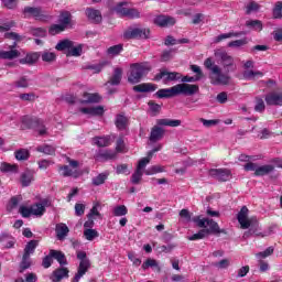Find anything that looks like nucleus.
<instances>
[{
  "instance_id": "58",
  "label": "nucleus",
  "mask_w": 282,
  "mask_h": 282,
  "mask_svg": "<svg viewBox=\"0 0 282 282\" xmlns=\"http://www.w3.org/2000/svg\"><path fill=\"white\" fill-rule=\"evenodd\" d=\"M80 54H83V47L74 46V44L67 52V56H80Z\"/></svg>"
},
{
  "instance_id": "36",
  "label": "nucleus",
  "mask_w": 282,
  "mask_h": 282,
  "mask_svg": "<svg viewBox=\"0 0 282 282\" xmlns=\"http://www.w3.org/2000/svg\"><path fill=\"white\" fill-rule=\"evenodd\" d=\"M37 247H39V240H30L24 248L23 254L31 257V254H34V251L36 250Z\"/></svg>"
},
{
  "instance_id": "21",
  "label": "nucleus",
  "mask_w": 282,
  "mask_h": 282,
  "mask_svg": "<svg viewBox=\"0 0 282 282\" xmlns=\"http://www.w3.org/2000/svg\"><path fill=\"white\" fill-rule=\"evenodd\" d=\"M101 97L98 94L84 93L83 99L80 100L82 105H91L95 102H100Z\"/></svg>"
},
{
  "instance_id": "64",
  "label": "nucleus",
  "mask_w": 282,
  "mask_h": 282,
  "mask_svg": "<svg viewBox=\"0 0 282 282\" xmlns=\"http://www.w3.org/2000/svg\"><path fill=\"white\" fill-rule=\"evenodd\" d=\"M19 213H20V215H22V217L28 218L32 215V207L29 208L25 206H20Z\"/></svg>"
},
{
  "instance_id": "26",
  "label": "nucleus",
  "mask_w": 282,
  "mask_h": 282,
  "mask_svg": "<svg viewBox=\"0 0 282 282\" xmlns=\"http://www.w3.org/2000/svg\"><path fill=\"white\" fill-rule=\"evenodd\" d=\"M272 171H274V165L272 164L261 165L257 167L254 175L257 177H262L263 175H270Z\"/></svg>"
},
{
  "instance_id": "57",
  "label": "nucleus",
  "mask_w": 282,
  "mask_h": 282,
  "mask_svg": "<svg viewBox=\"0 0 282 282\" xmlns=\"http://www.w3.org/2000/svg\"><path fill=\"white\" fill-rule=\"evenodd\" d=\"M2 6L8 10H15L17 6H19V0H2Z\"/></svg>"
},
{
  "instance_id": "23",
  "label": "nucleus",
  "mask_w": 282,
  "mask_h": 282,
  "mask_svg": "<svg viewBox=\"0 0 282 282\" xmlns=\"http://www.w3.org/2000/svg\"><path fill=\"white\" fill-rule=\"evenodd\" d=\"M121 80H122V68L117 67L115 68L112 76L109 78L106 85H120Z\"/></svg>"
},
{
  "instance_id": "29",
  "label": "nucleus",
  "mask_w": 282,
  "mask_h": 282,
  "mask_svg": "<svg viewBox=\"0 0 282 282\" xmlns=\"http://www.w3.org/2000/svg\"><path fill=\"white\" fill-rule=\"evenodd\" d=\"M40 56L43 63H47L48 65H52V63H56V53L54 52L43 51L42 53H40Z\"/></svg>"
},
{
  "instance_id": "49",
  "label": "nucleus",
  "mask_w": 282,
  "mask_h": 282,
  "mask_svg": "<svg viewBox=\"0 0 282 282\" xmlns=\"http://www.w3.org/2000/svg\"><path fill=\"white\" fill-rule=\"evenodd\" d=\"M108 175L106 173H101L93 178V185L94 186H101V184H105L107 182Z\"/></svg>"
},
{
  "instance_id": "44",
  "label": "nucleus",
  "mask_w": 282,
  "mask_h": 282,
  "mask_svg": "<svg viewBox=\"0 0 282 282\" xmlns=\"http://www.w3.org/2000/svg\"><path fill=\"white\" fill-rule=\"evenodd\" d=\"M36 150L40 153H45V155H54L56 153V149L52 145H40Z\"/></svg>"
},
{
  "instance_id": "18",
  "label": "nucleus",
  "mask_w": 282,
  "mask_h": 282,
  "mask_svg": "<svg viewBox=\"0 0 282 282\" xmlns=\"http://www.w3.org/2000/svg\"><path fill=\"white\" fill-rule=\"evenodd\" d=\"M164 133H166V131L163 128H160V126H154L151 129V133H150V142H160V140H162V138H164Z\"/></svg>"
},
{
  "instance_id": "52",
  "label": "nucleus",
  "mask_w": 282,
  "mask_h": 282,
  "mask_svg": "<svg viewBox=\"0 0 282 282\" xmlns=\"http://www.w3.org/2000/svg\"><path fill=\"white\" fill-rule=\"evenodd\" d=\"M274 254V247H269L264 251L258 252L256 257L258 259H265L268 257H272Z\"/></svg>"
},
{
  "instance_id": "60",
  "label": "nucleus",
  "mask_w": 282,
  "mask_h": 282,
  "mask_svg": "<svg viewBox=\"0 0 282 282\" xmlns=\"http://www.w3.org/2000/svg\"><path fill=\"white\" fill-rule=\"evenodd\" d=\"M247 44H248L247 39L236 40V41L229 42L228 47H242V45H247Z\"/></svg>"
},
{
  "instance_id": "20",
  "label": "nucleus",
  "mask_w": 282,
  "mask_h": 282,
  "mask_svg": "<svg viewBox=\"0 0 282 282\" xmlns=\"http://www.w3.org/2000/svg\"><path fill=\"white\" fill-rule=\"evenodd\" d=\"M39 58H41V53H28L24 58L19 59L20 65H34Z\"/></svg>"
},
{
  "instance_id": "46",
  "label": "nucleus",
  "mask_w": 282,
  "mask_h": 282,
  "mask_svg": "<svg viewBox=\"0 0 282 282\" xmlns=\"http://www.w3.org/2000/svg\"><path fill=\"white\" fill-rule=\"evenodd\" d=\"M272 14L273 19H282V1L275 2Z\"/></svg>"
},
{
  "instance_id": "43",
  "label": "nucleus",
  "mask_w": 282,
  "mask_h": 282,
  "mask_svg": "<svg viewBox=\"0 0 282 282\" xmlns=\"http://www.w3.org/2000/svg\"><path fill=\"white\" fill-rule=\"evenodd\" d=\"M65 30H67L64 25L59 24H53L50 30H48V34H51V36H56V34H61V32H65Z\"/></svg>"
},
{
  "instance_id": "38",
  "label": "nucleus",
  "mask_w": 282,
  "mask_h": 282,
  "mask_svg": "<svg viewBox=\"0 0 282 282\" xmlns=\"http://www.w3.org/2000/svg\"><path fill=\"white\" fill-rule=\"evenodd\" d=\"M32 265V259L30 256L23 253L22 261L20 262V272L23 273Z\"/></svg>"
},
{
  "instance_id": "5",
  "label": "nucleus",
  "mask_w": 282,
  "mask_h": 282,
  "mask_svg": "<svg viewBox=\"0 0 282 282\" xmlns=\"http://www.w3.org/2000/svg\"><path fill=\"white\" fill-rule=\"evenodd\" d=\"M151 34V30L149 29H140L134 26H129L123 32V39L131 40V39H149Z\"/></svg>"
},
{
  "instance_id": "9",
  "label": "nucleus",
  "mask_w": 282,
  "mask_h": 282,
  "mask_svg": "<svg viewBox=\"0 0 282 282\" xmlns=\"http://www.w3.org/2000/svg\"><path fill=\"white\" fill-rule=\"evenodd\" d=\"M23 14L25 19H30V17H33V19H35L36 21H43L44 19H47V15L43 13V10L36 7H25L23 9Z\"/></svg>"
},
{
  "instance_id": "25",
  "label": "nucleus",
  "mask_w": 282,
  "mask_h": 282,
  "mask_svg": "<svg viewBox=\"0 0 282 282\" xmlns=\"http://www.w3.org/2000/svg\"><path fill=\"white\" fill-rule=\"evenodd\" d=\"M58 171L62 172L63 177H80V173L74 170V167H68V165H61Z\"/></svg>"
},
{
  "instance_id": "14",
  "label": "nucleus",
  "mask_w": 282,
  "mask_h": 282,
  "mask_svg": "<svg viewBox=\"0 0 282 282\" xmlns=\"http://www.w3.org/2000/svg\"><path fill=\"white\" fill-rule=\"evenodd\" d=\"M267 105L282 107V93L271 91L264 98Z\"/></svg>"
},
{
  "instance_id": "32",
  "label": "nucleus",
  "mask_w": 282,
  "mask_h": 282,
  "mask_svg": "<svg viewBox=\"0 0 282 282\" xmlns=\"http://www.w3.org/2000/svg\"><path fill=\"white\" fill-rule=\"evenodd\" d=\"M51 257L56 259L59 262V265H67V258H65V253L63 251L51 249Z\"/></svg>"
},
{
  "instance_id": "6",
  "label": "nucleus",
  "mask_w": 282,
  "mask_h": 282,
  "mask_svg": "<svg viewBox=\"0 0 282 282\" xmlns=\"http://www.w3.org/2000/svg\"><path fill=\"white\" fill-rule=\"evenodd\" d=\"M248 207L242 206L237 216L238 223L240 224V228H242V230H248L250 226H254V224H257V218H248Z\"/></svg>"
},
{
  "instance_id": "50",
  "label": "nucleus",
  "mask_w": 282,
  "mask_h": 282,
  "mask_svg": "<svg viewBox=\"0 0 282 282\" xmlns=\"http://www.w3.org/2000/svg\"><path fill=\"white\" fill-rule=\"evenodd\" d=\"M149 268H158L160 272V265H158V261L155 259H147L145 262L142 264L143 270H149Z\"/></svg>"
},
{
  "instance_id": "56",
  "label": "nucleus",
  "mask_w": 282,
  "mask_h": 282,
  "mask_svg": "<svg viewBox=\"0 0 282 282\" xmlns=\"http://www.w3.org/2000/svg\"><path fill=\"white\" fill-rule=\"evenodd\" d=\"M28 158H30V151L25 149H21L15 152V160L23 161L28 160Z\"/></svg>"
},
{
  "instance_id": "61",
  "label": "nucleus",
  "mask_w": 282,
  "mask_h": 282,
  "mask_svg": "<svg viewBox=\"0 0 282 282\" xmlns=\"http://www.w3.org/2000/svg\"><path fill=\"white\" fill-rule=\"evenodd\" d=\"M259 8H261V6H259V3L254 2V1H251L247 6L246 14H251V12H258Z\"/></svg>"
},
{
  "instance_id": "31",
  "label": "nucleus",
  "mask_w": 282,
  "mask_h": 282,
  "mask_svg": "<svg viewBox=\"0 0 282 282\" xmlns=\"http://www.w3.org/2000/svg\"><path fill=\"white\" fill-rule=\"evenodd\" d=\"M115 124L119 131H124L129 124V119L124 115H117Z\"/></svg>"
},
{
  "instance_id": "53",
  "label": "nucleus",
  "mask_w": 282,
  "mask_h": 282,
  "mask_svg": "<svg viewBox=\"0 0 282 282\" xmlns=\"http://www.w3.org/2000/svg\"><path fill=\"white\" fill-rule=\"evenodd\" d=\"M123 50V45L122 44H117L113 46H110L107 52L110 56H118V54H120V52H122Z\"/></svg>"
},
{
  "instance_id": "55",
  "label": "nucleus",
  "mask_w": 282,
  "mask_h": 282,
  "mask_svg": "<svg viewBox=\"0 0 282 282\" xmlns=\"http://www.w3.org/2000/svg\"><path fill=\"white\" fill-rule=\"evenodd\" d=\"M106 65H108L107 62H101L99 64L88 65L87 69H94L95 74H100V72H102V69L106 67Z\"/></svg>"
},
{
  "instance_id": "33",
  "label": "nucleus",
  "mask_w": 282,
  "mask_h": 282,
  "mask_svg": "<svg viewBox=\"0 0 282 282\" xmlns=\"http://www.w3.org/2000/svg\"><path fill=\"white\" fill-rule=\"evenodd\" d=\"M156 124L160 127H180L182 121L177 119H159Z\"/></svg>"
},
{
  "instance_id": "63",
  "label": "nucleus",
  "mask_w": 282,
  "mask_h": 282,
  "mask_svg": "<svg viewBox=\"0 0 282 282\" xmlns=\"http://www.w3.org/2000/svg\"><path fill=\"white\" fill-rule=\"evenodd\" d=\"M127 19H140V11L138 9H129L124 15Z\"/></svg>"
},
{
  "instance_id": "62",
  "label": "nucleus",
  "mask_w": 282,
  "mask_h": 282,
  "mask_svg": "<svg viewBox=\"0 0 282 282\" xmlns=\"http://www.w3.org/2000/svg\"><path fill=\"white\" fill-rule=\"evenodd\" d=\"M142 175H143L142 171L135 170L131 178L132 184H140V182L142 181Z\"/></svg>"
},
{
  "instance_id": "28",
  "label": "nucleus",
  "mask_w": 282,
  "mask_h": 282,
  "mask_svg": "<svg viewBox=\"0 0 282 282\" xmlns=\"http://www.w3.org/2000/svg\"><path fill=\"white\" fill-rule=\"evenodd\" d=\"M55 232L57 235V239L63 240L67 235H69V227L65 224H58L56 225Z\"/></svg>"
},
{
  "instance_id": "2",
  "label": "nucleus",
  "mask_w": 282,
  "mask_h": 282,
  "mask_svg": "<svg viewBox=\"0 0 282 282\" xmlns=\"http://www.w3.org/2000/svg\"><path fill=\"white\" fill-rule=\"evenodd\" d=\"M151 72V67L147 63H134L130 66V75L128 76V83L131 85H138L145 75Z\"/></svg>"
},
{
  "instance_id": "30",
  "label": "nucleus",
  "mask_w": 282,
  "mask_h": 282,
  "mask_svg": "<svg viewBox=\"0 0 282 282\" xmlns=\"http://www.w3.org/2000/svg\"><path fill=\"white\" fill-rule=\"evenodd\" d=\"M242 76L245 80H257L258 76L262 78L263 73L261 70L247 69V70H243Z\"/></svg>"
},
{
  "instance_id": "42",
  "label": "nucleus",
  "mask_w": 282,
  "mask_h": 282,
  "mask_svg": "<svg viewBox=\"0 0 282 282\" xmlns=\"http://www.w3.org/2000/svg\"><path fill=\"white\" fill-rule=\"evenodd\" d=\"M32 180H34V175L32 172L26 171L21 175V183L22 186H28L29 184H32Z\"/></svg>"
},
{
  "instance_id": "40",
  "label": "nucleus",
  "mask_w": 282,
  "mask_h": 282,
  "mask_svg": "<svg viewBox=\"0 0 282 282\" xmlns=\"http://www.w3.org/2000/svg\"><path fill=\"white\" fill-rule=\"evenodd\" d=\"M127 213H129V209H127V206H124V205H118L112 210L113 217H124V215H127Z\"/></svg>"
},
{
  "instance_id": "48",
  "label": "nucleus",
  "mask_w": 282,
  "mask_h": 282,
  "mask_svg": "<svg viewBox=\"0 0 282 282\" xmlns=\"http://www.w3.org/2000/svg\"><path fill=\"white\" fill-rule=\"evenodd\" d=\"M84 237H86L87 241H94V239L99 237V234L96 229H86Z\"/></svg>"
},
{
  "instance_id": "27",
  "label": "nucleus",
  "mask_w": 282,
  "mask_h": 282,
  "mask_svg": "<svg viewBox=\"0 0 282 282\" xmlns=\"http://www.w3.org/2000/svg\"><path fill=\"white\" fill-rule=\"evenodd\" d=\"M59 24L64 25L66 30L72 26V13L69 11L61 12Z\"/></svg>"
},
{
  "instance_id": "19",
  "label": "nucleus",
  "mask_w": 282,
  "mask_h": 282,
  "mask_svg": "<svg viewBox=\"0 0 282 282\" xmlns=\"http://www.w3.org/2000/svg\"><path fill=\"white\" fill-rule=\"evenodd\" d=\"M68 278H69V269L67 268L56 269L51 276L53 282H59V281H63V279H68Z\"/></svg>"
},
{
  "instance_id": "10",
  "label": "nucleus",
  "mask_w": 282,
  "mask_h": 282,
  "mask_svg": "<svg viewBox=\"0 0 282 282\" xmlns=\"http://www.w3.org/2000/svg\"><path fill=\"white\" fill-rule=\"evenodd\" d=\"M17 42L13 45L9 46V51H0V58L2 61H14V58H19L21 56V52L15 48Z\"/></svg>"
},
{
  "instance_id": "47",
  "label": "nucleus",
  "mask_w": 282,
  "mask_h": 282,
  "mask_svg": "<svg viewBox=\"0 0 282 282\" xmlns=\"http://www.w3.org/2000/svg\"><path fill=\"white\" fill-rule=\"evenodd\" d=\"M241 34H246L243 32H230V33H224L216 37V43H220V41H224L225 39H232V36H241Z\"/></svg>"
},
{
  "instance_id": "4",
  "label": "nucleus",
  "mask_w": 282,
  "mask_h": 282,
  "mask_svg": "<svg viewBox=\"0 0 282 282\" xmlns=\"http://www.w3.org/2000/svg\"><path fill=\"white\" fill-rule=\"evenodd\" d=\"M77 259H79V267L77 269V273L75 274L73 282H78L85 274L89 268H91V262H89V258H87V252L85 251H77Z\"/></svg>"
},
{
  "instance_id": "13",
  "label": "nucleus",
  "mask_w": 282,
  "mask_h": 282,
  "mask_svg": "<svg viewBox=\"0 0 282 282\" xmlns=\"http://www.w3.org/2000/svg\"><path fill=\"white\" fill-rule=\"evenodd\" d=\"M215 54L220 58V63L225 69L235 66V58L226 53V51H217Z\"/></svg>"
},
{
  "instance_id": "8",
  "label": "nucleus",
  "mask_w": 282,
  "mask_h": 282,
  "mask_svg": "<svg viewBox=\"0 0 282 282\" xmlns=\"http://www.w3.org/2000/svg\"><path fill=\"white\" fill-rule=\"evenodd\" d=\"M209 175L218 182H228L232 177V172L228 169H212Z\"/></svg>"
},
{
  "instance_id": "24",
  "label": "nucleus",
  "mask_w": 282,
  "mask_h": 282,
  "mask_svg": "<svg viewBox=\"0 0 282 282\" xmlns=\"http://www.w3.org/2000/svg\"><path fill=\"white\" fill-rule=\"evenodd\" d=\"M80 111L88 116H102L105 113V108L102 106H96L90 108H80Z\"/></svg>"
},
{
  "instance_id": "22",
  "label": "nucleus",
  "mask_w": 282,
  "mask_h": 282,
  "mask_svg": "<svg viewBox=\"0 0 282 282\" xmlns=\"http://www.w3.org/2000/svg\"><path fill=\"white\" fill-rule=\"evenodd\" d=\"M86 17L93 23H100V21H102V15L100 14V11L91 8L86 9Z\"/></svg>"
},
{
  "instance_id": "37",
  "label": "nucleus",
  "mask_w": 282,
  "mask_h": 282,
  "mask_svg": "<svg viewBox=\"0 0 282 282\" xmlns=\"http://www.w3.org/2000/svg\"><path fill=\"white\" fill-rule=\"evenodd\" d=\"M129 2H119L117 7L115 8L117 14L119 17H127V13L129 12Z\"/></svg>"
},
{
  "instance_id": "7",
  "label": "nucleus",
  "mask_w": 282,
  "mask_h": 282,
  "mask_svg": "<svg viewBox=\"0 0 282 282\" xmlns=\"http://www.w3.org/2000/svg\"><path fill=\"white\" fill-rule=\"evenodd\" d=\"M176 89L178 96H195V94H199V86L195 84H177Z\"/></svg>"
},
{
  "instance_id": "45",
  "label": "nucleus",
  "mask_w": 282,
  "mask_h": 282,
  "mask_svg": "<svg viewBox=\"0 0 282 282\" xmlns=\"http://www.w3.org/2000/svg\"><path fill=\"white\" fill-rule=\"evenodd\" d=\"M208 237V230L200 229L197 234L187 237L188 241H197L199 239H204Z\"/></svg>"
},
{
  "instance_id": "35",
  "label": "nucleus",
  "mask_w": 282,
  "mask_h": 282,
  "mask_svg": "<svg viewBox=\"0 0 282 282\" xmlns=\"http://www.w3.org/2000/svg\"><path fill=\"white\" fill-rule=\"evenodd\" d=\"M72 47H74V42L69 40H63L56 44L55 50H57V52H65V50H68L69 52Z\"/></svg>"
},
{
  "instance_id": "59",
  "label": "nucleus",
  "mask_w": 282,
  "mask_h": 282,
  "mask_svg": "<svg viewBox=\"0 0 282 282\" xmlns=\"http://www.w3.org/2000/svg\"><path fill=\"white\" fill-rule=\"evenodd\" d=\"M36 281H39L36 273H28L25 276V280H23V278H19L15 280V282H36Z\"/></svg>"
},
{
  "instance_id": "41",
  "label": "nucleus",
  "mask_w": 282,
  "mask_h": 282,
  "mask_svg": "<svg viewBox=\"0 0 282 282\" xmlns=\"http://www.w3.org/2000/svg\"><path fill=\"white\" fill-rule=\"evenodd\" d=\"M31 213L36 217H43V215H45V208L43 207V205L36 203L35 205L31 206Z\"/></svg>"
},
{
  "instance_id": "51",
  "label": "nucleus",
  "mask_w": 282,
  "mask_h": 282,
  "mask_svg": "<svg viewBox=\"0 0 282 282\" xmlns=\"http://www.w3.org/2000/svg\"><path fill=\"white\" fill-rule=\"evenodd\" d=\"M254 111H258L259 113H263L265 111V102L260 97H256Z\"/></svg>"
},
{
  "instance_id": "34",
  "label": "nucleus",
  "mask_w": 282,
  "mask_h": 282,
  "mask_svg": "<svg viewBox=\"0 0 282 282\" xmlns=\"http://www.w3.org/2000/svg\"><path fill=\"white\" fill-rule=\"evenodd\" d=\"M0 171L2 173H19V165L2 162L0 165Z\"/></svg>"
},
{
  "instance_id": "1",
  "label": "nucleus",
  "mask_w": 282,
  "mask_h": 282,
  "mask_svg": "<svg viewBox=\"0 0 282 282\" xmlns=\"http://www.w3.org/2000/svg\"><path fill=\"white\" fill-rule=\"evenodd\" d=\"M204 65L206 69H209V72H212V75L209 76L212 85H229L230 76L224 74L221 72V67L215 64V62H213V58L208 57L207 59H205Z\"/></svg>"
},
{
  "instance_id": "15",
  "label": "nucleus",
  "mask_w": 282,
  "mask_h": 282,
  "mask_svg": "<svg viewBox=\"0 0 282 282\" xmlns=\"http://www.w3.org/2000/svg\"><path fill=\"white\" fill-rule=\"evenodd\" d=\"M116 152L113 150H99L95 156L98 162H107L109 160H116Z\"/></svg>"
},
{
  "instance_id": "17",
  "label": "nucleus",
  "mask_w": 282,
  "mask_h": 282,
  "mask_svg": "<svg viewBox=\"0 0 282 282\" xmlns=\"http://www.w3.org/2000/svg\"><path fill=\"white\" fill-rule=\"evenodd\" d=\"M155 89H158V85L151 83H143L133 87V91H137V94H149L155 91Z\"/></svg>"
},
{
  "instance_id": "39",
  "label": "nucleus",
  "mask_w": 282,
  "mask_h": 282,
  "mask_svg": "<svg viewBox=\"0 0 282 282\" xmlns=\"http://www.w3.org/2000/svg\"><path fill=\"white\" fill-rule=\"evenodd\" d=\"M94 143L97 144V147H109L111 144V138L110 137H96L94 138Z\"/></svg>"
},
{
  "instance_id": "3",
  "label": "nucleus",
  "mask_w": 282,
  "mask_h": 282,
  "mask_svg": "<svg viewBox=\"0 0 282 282\" xmlns=\"http://www.w3.org/2000/svg\"><path fill=\"white\" fill-rule=\"evenodd\" d=\"M193 221L197 224L198 228H208V229H203L207 230V236L209 235H226V229L219 228V224L217 221L210 219V218H199L194 217Z\"/></svg>"
},
{
  "instance_id": "11",
  "label": "nucleus",
  "mask_w": 282,
  "mask_h": 282,
  "mask_svg": "<svg viewBox=\"0 0 282 282\" xmlns=\"http://www.w3.org/2000/svg\"><path fill=\"white\" fill-rule=\"evenodd\" d=\"M153 23L159 28H171V25H175V18L171 15H156Z\"/></svg>"
},
{
  "instance_id": "54",
  "label": "nucleus",
  "mask_w": 282,
  "mask_h": 282,
  "mask_svg": "<svg viewBox=\"0 0 282 282\" xmlns=\"http://www.w3.org/2000/svg\"><path fill=\"white\" fill-rule=\"evenodd\" d=\"M247 28H252L253 30H263V24L259 20H249L246 22Z\"/></svg>"
},
{
  "instance_id": "12",
  "label": "nucleus",
  "mask_w": 282,
  "mask_h": 282,
  "mask_svg": "<svg viewBox=\"0 0 282 282\" xmlns=\"http://www.w3.org/2000/svg\"><path fill=\"white\" fill-rule=\"evenodd\" d=\"M162 78H164V83H171V80H180L181 76L177 72L161 70L155 75L154 80H162Z\"/></svg>"
},
{
  "instance_id": "16",
  "label": "nucleus",
  "mask_w": 282,
  "mask_h": 282,
  "mask_svg": "<svg viewBox=\"0 0 282 282\" xmlns=\"http://www.w3.org/2000/svg\"><path fill=\"white\" fill-rule=\"evenodd\" d=\"M158 98H175L177 95V85L171 88H163L156 91Z\"/></svg>"
}]
</instances>
